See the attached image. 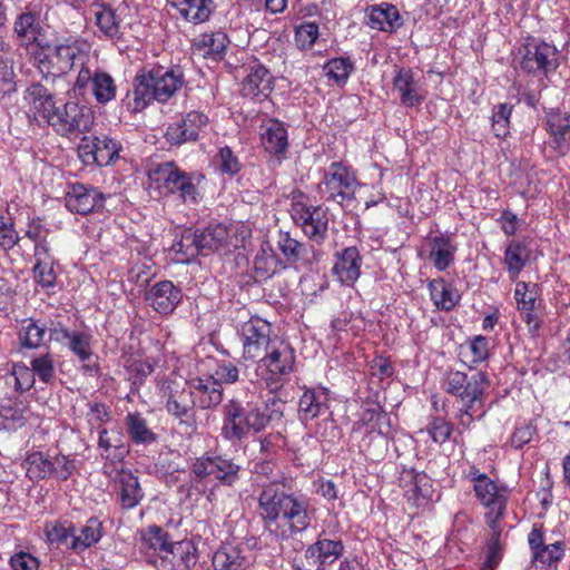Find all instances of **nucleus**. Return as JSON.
I'll return each instance as SVG.
<instances>
[{"label": "nucleus", "instance_id": "f257e3e1", "mask_svg": "<svg viewBox=\"0 0 570 570\" xmlns=\"http://www.w3.org/2000/svg\"><path fill=\"white\" fill-rule=\"evenodd\" d=\"M258 509L265 529L271 531V525L281 520L278 534L282 539L293 538L307 530L314 514L308 500L286 493L277 483L263 488L258 497Z\"/></svg>", "mask_w": 570, "mask_h": 570}, {"label": "nucleus", "instance_id": "f03ea898", "mask_svg": "<svg viewBox=\"0 0 570 570\" xmlns=\"http://www.w3.org/2000/svg\"><path fill=\"white\" fill-rule=\"evenodd\" d=\"M284 403L272 399L264 406L253 394H237L223 405L222 435L228 441H242L250 433H261L274 421L283 417Z\"/></svg>", "mask_w": 570, "mask_h": 570}, {"label": "nucleus", "instance_id": "7ed1b4c3", "mask_svg": "<svg viewBox=\"0 0 570 570\" xmlns=\"http://www.w3.org/2000/svg\"><path fill=\"white\" fill-rule=\"evenodd\" d=\"M184 85L185 75L180 66L145 67L135 76L132 90L127 92L124 104L132 112H139L154 100L167 102Z\"/></svg>", "mask_w": 570, "mask_h": 570}, {"label": "nucleus", "instance_id": "20e7f679", "mask_svg": "<svg viewBox=\"0 0 570 570\" xmlns=\"http://www.w3.org/2000/svg\"><path fill=\"white\" fill-rule=\"evenodd\" d=\"M490 380L487 373L471 375L461 371H449L443 381L444 391L455 399V419L463 428H470L474 419L485 415V400Z\"/></svg>", "mask_w": 570, "mask_h": 570}, {"label": "nucleus", "instance_id": "39448f33", "mask_svg": "<svg viewBox=\"0 0 570 570\" xmlns=\"http://www.w3.org/2000/svg\"><path fill=\"white\" fill-rule=\"evenodd\" d=\"M80 53L81 48L78 41L66 39L55 45L38 43V49L31 52V60L45 79L55 80L73 69Z\"/></svg>", "mask_w": 570, "mask_h": 570}, {"label": "nucleus", "instance_id": "423d86ee", "mask_svg": "<svg viewBox=\"0 0 570 570\" xmlns=\"http://www.w3.org/2000/svg\"><path fill=\"white\" fill-rule=\"evenodd\" d=\"M53 130L63 137L89 131L94 124L91 110L83 105L68 101L61 106H53L42 117Z\"/></svg>", "mask_w": 570, "mask_h": 570}, {"label": "nucleus", "instance_id": "0eeeda50", "mask_svg": "<svg viewBox=\"0 0 570 570\" xmlns=\"http://www.w3.org/2000/svg\"><path fill=\"white\" fill-rule=\"evenodd\" d=\"M240 465L225 455L205 454L197 458L190 473L196 482H215L216 484L233 487L239 480Z\"/></svg>", "mask_w": 570, "mask_h": 570}, {"label": "nucleus", "instance_id": "6e6552de", "mask_svg": "<svg viewBox=\"0 0 570 570\" xmlns=\"http://www.w3.org/2000/svg\"><path fill=\"white\" fill-rule=\"evenodd\" d=\"M228 238V230L222 224H209L204 229H187L176 244L177 252L186 256H207L223 247Z\"/></svg>", "mask_w": 570, "mask_h": 570}, {"label": "nucleus", "instance_id": "1a4fd4ad", "mask_svg": "<svg viewBox=\"0 0 570 570\" xmlns=\"http://www.w3.org/2000/svg\"><path fill=\"white\" fill-rule=\"evenodd\" d=\"M167 412L179 423H190L195 419V399L189 381L164 380L159 387Z\"/></svg>", "mask_w": 570, "mask_h": 570}, {"label": "nucleus", "instance_id": "9d476101", "mask_svg": "<svg viewBox=\"0 0 570 570\" xmlns=\"http://www.w3.org/2000/svg\"><path fill=\"white\" fill-rule=\"evenodd\" d=\"M257 362L266 371V386L276 392L282 386L279 379L294 370L295 353L288 343L278 338Z\"/></svg>", "mask_w": 570, "mask_h": 570}, {"label": "nucleus", "instance_id": "9b49d317", "mask_svg": "<svg viewBox=\"0 0 570 570\" xmlns=\"http://www.w3.org/2000/svg\"><path fill=\"white\" fill-rule=\"evenodd\" d=\"M271 324L257 316L243 323L240 328L243 358L257 362L271 350L278 337H271Z\"/></svg>", "mask_w": 570, "mask_h": 570}, {"label": "nucleus", "instance_id": "f8f14e48", "mask_svg": "<svg viewBox=\"0 0 570 570\" xmlns=\"http://www.w3.org/2000/svg\"><path fill=\"white\" fill-rule=\"evenodd\" d=\"M518 57L520 58V68L528 73L542 71L548 75L559 66L556 47L547 42H540L534 38H529L518 49Z\"/></svg>", "mask_w": 570, "mask_h": 570}, {"label": "nucleus", "instance_id": "ddd939ff", "mask_svg": "<svg viewBox=\"0 0 570 570\" xmlns=\"http://www.w3.org/2000/svg\"><path fill=\"white\" fill-rule=\"evenodd\" d=\"M149 179L158 189L174 194L179 191L184 202L197 200V189L191 178L181 171L174 163H163L149 171Z\"/></svg>", "mask_w": 570, "mask_h": 570}, {"label": "nucleus", "instance_id": "4468645a", "mask_svg": "<svg viewBox=\"0 0 570 570\" xmlns=\"http://www.w3.org/2000/svg\"><path fill=\"white\" fill-rule=\"evenodd\" d=\"M357 180L355 175L341 163H332L322 180L321 190L327 200L343 204L354 198Z\"/></svg>", "mask_w": 570, "mask_h": 570}, {"label": "nucleus", "instance_id": "2eb2a0df", "mask_svg": "<svg viewBox=\"0 0 570 570\" xmlns=\"http://www.w3.org/2000/svg\"><path fill=\"white\" fill-rule=\"evenodd\" d=\"M291 216L309 239L318 244L325 239L328 229V210L326 208L294 202Z\"/></svg>", "mask_w": 570, "mask_h": 570}, {"label": "nucleus", "instance_id": "dca6fc26", "mask_svg": "<svg viewBox=\"0 0 570 570\" xmlns=\"http://www.w3.org/2000/svg\"><path fill=\"white\" fill-rule=\"evenodd\" d=\"M121 145L108 136L83 137L78 146V155L85 165L108 166L119 157Z\"/></svg>", "mask_w": 570, "mask_h": 570}, {"label": "nucleus", "instance_id": "f3484780", "mask_svg": "<svg viewBox=\"0 0 570 570\" xmlns=\"http://www.w3.org/2000/svg\"><path fill=\"white\" fill-rule=\"evenodd\" d=\"M208 117L200 111H190L180 121L170 125L165 134L171 145H181L195 141L199 134L208 126Z\"/></svg>", "mask_w": 570, "mask_h": 570}, {"label": "nucleus", "instance_id": "a211bd4d", "mask_svg": "<svg viewBox=\"0 0 570 570\" xmlns=\"http://www.w3.org/2000/svg\"><path fill=\"white\" fill-rule=\"evenodd\" d=\"M66 207L80 215H87L104 206V196L94 187L72 184L66 193Z\"/></svg>", "mask_w": 570, "mask_h": 570}, {"label": "nucleus", "instance_id": "6ab92c4d", "mask_svg": "<svg viewBox=\"0 0 570 570\" xmlns=\"http://www.w3.org/2000/svg\"><path fill=\"white\" fill-rule=\"evenodd\" d=\"M344 552V544L341 540L318 538L316 542L305 550V559L316 566V570H324L327 566L338 560Z\"/></svg>", "mask_w": 570, "mask_h": 570}, {"label": "nucleus", "instance_id": "aec40b11", "mask_svg": "<svg viewBox=\"0 0 570 570\" xmlns=\"http://www.w3.org/2000/svg\"><path fill=\"white\" fill-rule=\"evenodd\" d=\"M196 406L200 410L217 407L223 401V385L213 375L189 381Z\"/></svg>", "mask_w": 570, "mask_h": 570}, {"label": "nucleus", "instance_id": "412c9836", "mask_svg": "<svg viewBox=\"0 0 570 570\" xmlns=\"http://www.w3.org/2000/svg\"><path fill=\"white\" fill-rule=\"evenodd\" d=\"M181 291L170 281H161L153 285L146 293V301L161 314L171 313L181 301Z\"/></svg>", "mask_w": 570, "mask_h": 570}, {"label": "nucleus", "instance_id": "4be33fe9", "mask_svg": "<svg viewBox=\"0 0 570 570\" xmlns=\"http://www.w3.org/2000/svg\"><path fill=\"white\" fill-rule=\"evenodd\" d=\"M43 35L40 18L37 13L28 11L17 16L13 22V38L21 48L29 49L30 46L41 43L40 36Z\"/></svg>", "mask_w": 570, "mask_h": 570}, {"label": "nucleus", "instance_id": "5701e85b", "mask_svg": "<svg viewBox=\"0 0 570 570\" xmlns=\"http://www.w3.org/2000/svg\"><path fill=\"white\" fill-rule=\"evenodd\" d=\"M253 563V557L248 549L225 544L213 556L215 570H246Z\"/></svg>", "mask_w": 570, "mask_h": 570}, {"label": "nucleus", "instance_id": "b1692460", "mask_svg": "<svg viewBox=\"0 0 570 570\" xmlns=\"http://www.w3.org/2000/svg\"><path fill=\"white\" fill-rule=\"evenodd\" d=\"M246 76L242 82V94L245 97H267L273 90V76L261 63H254L246 68Z\"/></svg>", "mask_w": 570, "mask_h": 570}, {"label": "nucleus", "instance_id": "393cba45", "mask_svg": "<svg viewBox=\"0 0 570 570\" xmlns=\"http://www.w3.org/2000/svg\"><path fill=\"white\" fill-rule=\"evenodd\" d=\"M547 130L550 134L549 146L560 156L570 149V116L562 112H552L547 120Z\"/></svg>", "mask_w": 570, "mask_h": 570}, {"label": "nucleus", "instance_id": "a878e982", "mask_svg": "<svg viewBox=\"0 0 570 570\" xmlns=\"http://www.w3.org/2000/svg\"><path fill=\"white\" fill-rule=\"evenodd\" d=\"M538 296V285L527 282H517L514 298L517 308L529 327L537 330L539 320L535 313V302Z\"/></svg>", "mask_w": 570, "mask_h": 570}, {"label": "nucleus", "instance_id": "bb28decb", "mask_svg": "<svg viewBox=\"0 0 570 570\" xmlns=\"http://www.w3.org/2000/svg\"><path fill=\"white\" fill-rule=\"evenodd\" d=\"M366 23L372 29L394 32L403 24V19L395 6L383 3L366 10Z\"/></svg>", "mask_w": 570, "mask_h": 570}, {"label": "nucleus", "instance_id": "cd10ccee", "mask_svg": "<svg viewBox=\"0 0 570 570\" xmlns=\"http://www.w3.org/2000/svg\"><path fill=\"white\" fill-rule=\"evenodd\" d=\"M361 255L354 246L344 248L333 266V273L344 285H353L361 274Z\"/></svg>", "mask_w": 570, "mask_h": 570}, {"label": "nucleus", "instance_id": "c85d7f7f", "mask_svg": "<svg viewBox=\"0 0 570 570\" xmlns=\"http://www.w3.org/2000/svg\"><path fill=\"white\" fill-rule=\"evenodd\" d=\"M394 89L400 94L402 105L406 107L419 106L424 97L420 94L417 83L411 69L402 68L393 79Z\"/></svg>", "mask_w": 570, "mask_h": 570}, {"label": "nucleus", "instance_id": "c756f323", "mask_svg": "<svg viewBox=\"0 0 570 570\" xmlns=\"http://www.w3.org/2000/svg\"><path fill=\"white\" fill-rule=\"evenodd\" d=\"M229 39L225 32L204 33L194 41V49L204 58L222 60L226 53Z\"/></svg>", "mask_w": 570, "mask_h": 570}, {"label": "nucleus", "instance_id": "7c9ffc66", "mask_svg": "<svg viewBox=\"0 0 570 570\" xmlns=\"http://www.w3.org/2000/svg\"><path fill=\"white\" fill-rule=\"evenodd\" d=\"M118 484L121 508L129 510L137 507L144 498L138 478L130 471L121 470Z\"/></svg>", "mask_w": 570, "mask_h": 570}, {"label": "nucleus", "instance_id": "2f4dec72", "mask_svg": "<svg viewBox=\"0 0 570 570\" xmlns=\"http://www.w3.org/2000/svg\"><path fill=\"white\" fill-rule=\"evenodd\" d=\"M171 7L194 23L205 22L213 12V0H168Z\"/></svg>", "mask_w": 570, "mask_h": 570}, {"label": "nucleus", "instance_id": "473e14b6", "mask_svg": "<svg viewBox=\"0 0 570 570\" xmlns=\"http://www.w3.org/2000/svg\"><path fill=\"white\" fill-rule=\"evenodd\" d=\"M96 26L109 40H118L124 33L122 20L112 8L100 4L95 12Z\"/></svg>", "mask_w": 570, "mask_h": 570}, {"label": "nucleus", "instance_id": "72a5a7b5", "mask_svg": "<svg viewBox=\"0 0 570 570\" xmlns=\"http://www.w3.org/2000/svg\"><path fill=\"white\" fill-rule=\"evenodd\" d=\"M326 396L314 390H306L298 402V414L302 421L307 422L327 412Z\"/></svg>", "mask_w": 570, "mask_h": 570}, {"label": "nucleus", "instance_id": "f704fd0d", "mask_svg": "<svg viewBox=\"0 0 570 570\" xmlns=\"http://www.w3.org/2000/svg\"><path fill=\"white\" fill-rule=\"evenodd\" d=\"M474 492L482 504L498 507V515H502L504 499L499 494L497 484L488 475L474 478Z\"/></svg>", "mask_w": 570, "mask_h": 570}, {"label": "nucleus", "instance_id": "c9c22d12", "mask_svg": "<svg viewBox=\"0 0 570 570\" xmlns=\"http://www.w3.org/2000/svg\"><path fill=\"white\" fill-rule=\"evenodd\" d=\"M429 288L434 304L443 311H451L460 301L459 292L442 278L430 282Z\"/></svg>", "mask_w": 570, "mask_h": 570}, {"label": "nucleus", "instance_id": "e433bc0d", "mask_svg": "<svg viewBox=\"0 0 570 570\" xmlns=\"http://www.w3.org/2000/svg\"><path fill=\"white\" fill-rule=\"evenodd\" d=\"M455 249L449 237L436 236L431 240L429 258L435 268L444 271L453 263Z\"/></svg>", "mask_w": 570, "mask_h": 570}, {"label": "nucleus", "instance_id": "4c0bfd02", "mask_svg": "<svg viewBox=\"0 0 570 570\" xmlns=\"http://www.w3.org/2000/svg\"><path fill=\"white\" fill-rule=\"evenodd\" d=\"M564 552L563 544L556 542L533 553L532 563L535 570H558V562Z\"/></svg>", "mask_w": 570, "mask_h": 570}, {"label": "nucleus", "instance_id": "58836bf2", "mask_svg": "<svg viewBox=\"0 0 570 570\" xmlns=\"http://www.w3.org/2000/svg\"><path fill=\"white\" fill-rule=\"evenodd\" d=\"M358 448L367 459L380 461L387 451V440L381 431H367Z\"/></svg>", "mask_w": 570, "mask_h": 570}, {"label": "nucleus", "instance_id": "ea45409f", "mask_svg": "<svg viewBox=\"0 0 570 570\" xmlns=\"http://www.w3.org/2000/svg\"><path fill=\"white\" fill-rule=\"evenodd\" d=\"M262 144L269 154H283L288 145L287 131L284 126L279 121H273L262 134Z\"/></svg>", "mask_w": 570, "mask_h": 570}, {"label": "nucleus", "instance_id": "a19ab883", "mask_svg": "<svg viewBox=\"0 0 570 570\" xmlns=\"http://www.w3.org/2000/svg\"><path fill=\"white\" fill-rule=\"evenodd\" d=\"M528 249L525 245L520 242L512 240L507 246L504 253V264L507 265L510 278L515 281L525 266L528 261Z\"/></svg>", "mask_w": 570, "mask_h": 570}, {"label": "nucleus", "instance_id": "79ce46f5", "mask_svg": "<svg viewBox=\"0 0 570 570\" xmlns=\"http://www.w3.org/2000/svg\"><path fill=\"white\" fill-rule=\"evenodd\" d=\"M277 247L289 264L306 259L307 246L293 238L288 232H279Z\"/></svg>", "mask_w": 570, "mask_h": 570}, {"label": "nucleus", "instance_id": "37998d69", "mask_svg": "<svg viewBox=\"0 0 570 570\" xmlns=\"http://www.w3.org/2000/svg\"><path fill=\"white\" fill-rule=\"evenodd\" d=\"M101 529V522L97 518H90L82 527L80 534H76V539H72V550L83 551L96 544L102 535Z\"/></svg>", "mask_w": 570, "mask_h": 570}, {"label": "nucleus", "instance_id": "c03bdc74", "mask_svg": "<svg viewBox=\"0 0 570 570\" xmlns=\"http://www.w3.org/2000/svg\"><path fill=\"white\" fill-rule=\"evenodd\" d=\"M127 432L135 443H151L156 441V434L148 428L147 421L138 413H129L126 416Z\"/></svg>", "mask_w": 570, "mask_h": 570}, {"label": "nucleus", "instance_id": "a18cd8bd", "mask_svg": "<svg viewBox=\"0 0 570 570\" xmlns=\"http://www.w3.org/2000/svg\"><path fill=\"white\" fill-rule=\"evenodd\" d=\"M144 543L156 551L173 553L176 543L170 541L169 534L158 525L148 527L141 534Z\"/></svg>", "mask_w": 570, "mask_h": 570}, {"label": "nucleus", "instance_id": "49530a36", "mask_svg": "<svg viewBox=\"0 0 570 570\" xmlns=\"http://www.w3.org/2000/svg\"><path fill=\"white\" fill-rule=\"evenodd\" d=\"M91 92L96 100L102 105L115 99L116 85L112 77L105 71L95 72Z\"/></svg>", "mask_w": 570, "mask_h": 570}, {"label": "nucleus", "instance_id": "de8ad7c7", "mask_svg": "<svg viewBox=\"0 0 570 570\" xmlns=\"http://www.w3.org/2000/svg\"><path fill=\"white\" fill-rule=\"evenodd\" d=\"M27 475L31 480H42L52 475L50 460L41 452H35L28 455L24 461Z\"/></svg>", "mask_w": 570, "mask_h": 570}, {"label": "nucleus", "instance_id": "09e8293b", "mask_svg": "<svg viewBox=\"0 0 570 570\" xmlns=\"http://www.w3.org/2000/svg\"><path fill=\"white\" fill-rule=\"evenodd\" d=\"M353 69L354 66L348 58H334L324 66V71L328 79L334 80L338 86L347 81Z\"/></svg>", "mask_w": 570, "mask_h": 570}, {"label": "nucleus", "instance_id": "8fccbe9b", "mask_svg": "<svg viewBox=\"0 0 570 570\" xmlns=\"http://www.w3.org/2000/svg\"><path fill=\"white\" fill-rule=\"evenodd\" d=\"M513 107L507 102L493 108L491 116L492 129L497 138H505L510 132V117Z\"/></svg>", "mask_w": 570, "mask_h": 570}, {"label": "nucleus", "instance_id": "3c124183", "mask_svg": "<svg viewBox=\"0 0 570 570\" xmlns=\"http://www.w3.org/2000/svg\"><path fill=\"white\" fill-rule=\"evenodd\" d=\"M46 335V327L39 326L33 320H28L22 326L19 338L21 345L27 348H36L41 345Z\"/></svg>", "mask_w": 570, "mask_h": 570}, {"label": "nucleus", "instance_id": "603ef678", "mask_svg": "<svg viewBox=\"0 0 570 570\" xmlns=\"http://www.w3.org/2000/svg\"><path fill=\"white\" fill-rule=\"evenodd\" d=\"M91 336L85 332L72 331L66 346L75 354L79 361H88L92 351L90 347Z\"/></svg>", "mask_w": 570, "mask_h": 570}, {"label": "nucleus", "instance_id": "864d4df0", "mask_svg": "<svg viewBox=\"0 0 570 570\" xmlns=\"http://www.w3.org/2000/svg\"><path fill=\"white\" fill-rule=\"evenodd\" d=\"M278 264L277 257L271 250V253L264 249L259 252L254 259V271L256 277L261 279H267L276 272Z\"/></svg>", "mask_w": 570, "mask_h": 570}, {"label": "nucleus", "instance_id": "5fc2aeb1", "mask_svg": "<svg viewBox=\"0 0 570 570\" xmlns=\"http://www.w3.org/2000/svg\"><path fill=\"white\" fill-rule=\"evenodd\" d=\"M27 92L29 97L33 100L35 104H38V110L41 117L45 116V112H48L49 109L53 108L56 101L53 100V96L48 91V89L39 83H32L28 87Z\"/></svg>", "mask_w": 570, "mask_h": 570}, {"label": "nucleus", "instance_id": "6e6d98bb", "mask_svg": "<svg viewBox=\"0 0 570 570\" xmlns=\"http://www.w3.org/2000/svg\"><path fill=\"white\" fill-rule=\"evenodd\" d=\"M47 538L50 543L65 546L72 550V539H76L75 528L72 525L57 523L47 530Z\"/></svg>", "mask_w": 570, "mask_h": 570}, {"label": "nucleus", "instance_id": "4d7b16f0", "mask_svg": "<svg viewBox=\"0 0 570 570\" xmlns=\"http://www.w3.org/2000/svg\"><path fill=\"white\" fill-rule=\"evenodd\" d=\"M426 432L435 443L443 444L450 439L453 432V424L444 417L436 416L428 424Z\"/></svg>", "mask_w": 570, "mask_h": 570}, {"label": "nucleus", "instance_id": "13d9d810", "mask_svg": "<svg viewBox=\"0 0 570 570\" xmlns=\"http://www.w3.org/2000/svg\"><path fill=\"white\" fill-rule=\"evenodd\" d=\"M11 375L14 377V387L19 392L29 391L35 384V372L23 363L13 364Z\"/></svg>", "mask_w": 570, "mask_h": 570}, {"label": "nucleus", "instance_id": "bf43d9fd", "mask_svg": "<svg viewBox=\"0 0 570 570\" xmlns=\"http://www.w3.org/2000/svg\"><path fill=\"white\" fill-rule=\"evenodd\" d=\"M53 265L55 262L35 263L33 265V279L43 288L53 287L56 285L57 275Z\"/></svg>", "mask_w": 570, "mask_h": 570}, {"label": "nucleus", "instance_id": "052dcab7", "mask_svg": "<svg viewBox=\"0 0 570 570\" xmlns=\"http://www.w3.org/2000/svg\"><path fill=\"white\" fill-rule=\"evenodd\" d=\"M318 37V26L315 22H304L296 28L295 40L301 49H309Z\"/></svg>", "mask_w": 570, "mask_h": 570}, {"label": "nucleus", "instance_id": "680f3d73", "mask_svg": "<svg viewBox=\"0 0 570 570\" xmlns=\"http://www.w3.org/2000/svg\"><path fill=\"white\" fill-rule=\"evenodd\" d=\"M385 417L386 413L383 409L379 404L372 403L362 410L360 421L355 423L354 430H356V425H365L370 428L368 431H376L377 423Z\"/></svg>", "mask_w": 570, "mask_h": 570}, {"label": "nucleus", "instance_id": "e2e57ef3", "mask_svg": "<svg viewBox=\"0 0 570 570\" xmlns=\"http://www.w3.org/2000/svg\"><path fill=\"white\" fill-rule=\"evenodd\" d=\"M31 368L41 382L49 383L55 377L53 360L49 354L35 357Z\"/></svg>", "mask_w": 570, "mask_h": 570}, {"label": "nucleus", "instance_id": "0e129e2a", "mask_svg": "<svg viewBox=\"0 0 570 570\" xmlns=\"http://www.w3.org/2000/svg\"><path fill=\"white\" fill-rule=\"evenodd\" d=\"M50 468L52 470V478L66 481L76 469L73 460L68 456L58 454L50 460Z\"/></svg>", "mask_w": 570, "mask_h": 570}, {"label": "nucleus", "instance_id": "69168bd1", "mask_svg": "<svg viewBox=\"0 0 570 570\" xmlns=\"http://www.w3.org/2000/svg\"><path fill=\"white\" fill-rule=\"evenodd\" d=\"M217 159L219 169L224 174L233 176L240 170V164L229 147L220 148Z\"/></svg>", "mask_w": 570, "mask_h": 570}, {"label": "nucleus", "instance_id": "338daca9", "mask_svg": "<svg viewBox=\"0 0 570 570\" xmlns=\"http://www.w3.org/2000/svg\"><path fill=\"white\" fill-rule=\"evenodd\" d=\"M472 354V364H479L489 357V340L484 336H475L469 344Z\"/></svg>", "mask_w": 570, "mask_h": 570}, {"label": "nucleus", "instance_id": "774afa93", "mask_svg": "<svg viewBox=\"0 0 570 570\" xmlns=\"http://www.w3.org/2000/svg\"><path fill=\"white\" fill-rule=\"evenodd\" d=\"M10 564L13 570H38L39 561L28 552H19L11 557Z\"/></svg>", "mask_w": 570, "mask_h": 570}]
</instances>
